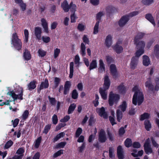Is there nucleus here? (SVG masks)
<instances>
[{
  "instance_id": "1",
  "label": "nucleus",
  "mask_w": 159,
  "mask_h": 159,
  "mask_svg": "<svg viewBox=\"0 0 159 159\" xmlns=\"http://www.w3.org/2000/svg\"><path fill=\"white\" fill-rule=\"evenodd\" d=\"M133 91L134 92L132 98V103L134 105L137 103L138 106L140 105L143 102L144 100V95L142 89H139L138 86H135L132 89Z\"/></svg>"
},
{
  "instance_id": "2",
  "label": "nucleus",
  "mask_w": 159,
  "mask_h": 159,
  "mask_svg": "<svg viewBox=\"0 0 159 159\" xmlns=\"http://www.w3.org/2000/svg\"><path fill=\"white\" fill-rule=\"evenodd\" d=\"M11 44L13 45L14 48L18 51H20L22 48V43L21 40L18 38L16 32L13 33L12 35Z\"/></svg>"
},
{
  "instance_id": "3",
  "label": "nucleus",
  "mask_w": 159,
  "mask_h": 159,
  "mask_svg": "<svg viewBox=\"0 0 159 159\" xmlns=\"http://www.w3.org/2000/svg\"><path fill=\"white\" fill-rule=\"evenodd\" d=\"M18 92H16L18 93V94H16L14 91L12 90L7 93V94L11 96L13 99L14 101L16 100L17 99L22 100L23 99V91L22 87H19L18 89Z\"/></svg>"
},
{
  "instance_id": "4",
  "label": "nucleus",
  "mask_w": 159,
  "mask_h": 159,
  "mask_svg": "<svg viewBox=\"0 0 159 159\" xmlns=\"http://www.w3.org/2000/svg\"><path fill=\"white\" fill-rule=\"evenodd\" d=\"M120 98V96L118 94L113 93L112 92H111L108 98V103L109 106H112L114 103L117 104Z\"/></svg>"
},
{
  "instance_id": "5",
  "label": "nucleus",
  "mask_w": 159,
  "mask_h": 159,
  "mask_svg": "<svg viewBox=\"0 0 159 159\" xmlns=\"http://www.w3.org/2000/svg\"><path fill=\"white\" fill-rule=\"evenodd\" d=\"M107 140L105 130L101 129L98 133V140L101 143H105Z\"/></svg>"
},
{
  "instance_id": "6",
  "label": "nucleus",
  "mask_w": 159,
  "mask_h": 159,
  "mask_svg": "<svg viewBox=\"0 0 159 159\" xmlns=\"http://www.w3.org/2000/svg\"><path fill=\"white\" fill-rule=\"evenodd\" d=\"M110 68V73L113 78L115 79H117L118 77L119 74L116 66L114 64H111Z\"/></svg>"
},
{
  "instance_id": "7",
  "label": "nucleus",
  "mask_w": 159,
  "mask_h": 159,
  "mask_svg": "<svg viewBox=\"0 0 159 159\" xmlns=\"http://www.w3.org/2000/svg\"><path fill=\"white\" fill-rule=\"evenodd\" d=\"M96 111L100 116L103 117L104 119L107 118V113L105 111V110L104 107H102L101 108H97Z\"/></svg>"
},
{
  "instance_id": "8",
  "label": "nucleus",
  "mask_w": 159,
  "mask_h": 159,
  "mask_svg": "<svg viewBox=\"0 0 159 159\" xmlns=\"http://www.w3.org/2000/svg\"><path fill=\"white\" fill-rule=\"evenodd\" d=\"M49 85V84L48 79H45L44 81L41 82L39 88L37 89V92L39 93H40L41 90L43 89H47Z\"/></svg>"
},
{
  "instance_id": "9",
  "label": "nucleus",
  "mask_w": 159,
  "mask_h": 159,
  "mask_svg": "<svg viewBox=\"0 0 159 159\" xmlns=\"http://www.w3.org/2000/svg\"><path fill=\"white\" fill-rule=\"evenodd\" d=\"M129 18L127 15L121 17L118 21V24L120 27H123L127 23L129 20Z\"/></svg>"
},
{
  "instance_id": "10",
  "label": "nucleus",
  "mask_w": 159,
  "mask_h": 159,
  "mask_svg": "<svg viewBox=\"0 0 159 159\" xmlns=\"http://www.w3.org/2000/svg\"><path fill=\"white\" fill-rule=\"evenodd\" d=\"M106 11L107 16H110L111 14L116 12L117 9L112 6L110 5L106 7Z\"/></svg>"
},
{
  "instance_id": "11",
  "label": "nucleus",
  "mask_w": 159,
  "mask_h": 159,
  "mask_svg": "<svg viewBox=\"0 0 159 159\" xmlns=\"http://www.w3.org/2000/svg\"><path fill=\"white\" fill-rule=\"evenodd\" d=\"M117 155L118 159H124L125 155L123 149L121 145H119L117 148Z\"/></svg>"
},
{
  "instance_id": "12",
  "label": "nucleus",
  "mask_w": 159,
  "mask_h": 159,
  "mask_svg": "<svg viewBox=\"0 0 159 159\" xmlns=\"http://www.w3.org/2000/svg\"><path fill=\"white\" fill-rule=\"evenodd\" d=\"M42 30L41 27L37 26L35 27L34 34L36 38L39 40H41Z\"/></svg>"
},
{
  "instance_id": "13",
  "label": "nucleus",
  "mask_w": 159,
  "mask_h": 159,
  "mask_svg": "<svg viewBox=\"0 0 159 159\" xmlns=\"http://www.w3.org/2000/svg\"><path fill=\"white\" fill-rule=\"evenodd\" d=\"M145 85V86L148 88L149 91L154 92V86L152 84L150 78L148 79V80L146 82Z\"/></svg>"
},
{
  "instance_id": "14",
  "label": "nucleus",
  "mask_w": 159,
  "mask_h": 159,
  "mask_svg": "<svg viewBox=\"0 0 159 159\" xmlns=\"http://www.w3.org/2000/svg\"><path fill=\"white\" fill-rule=\"evenodd\" d=\"M111 82L108 75H106L104 77L103 89L108 90L110 86Z\"/></svg>"
},
{
  "instance_id": "15",
  "label": "nucleus",
  "mask_w": 159,
  "mask_h": 159,
  "mask_svg": "<svg viewBox=\"0 0 159 159\" xmlns=\"http://www.w3.org/2000/svg\"><path fill=\"white\" fill-rule=\"evenodd\" d=\"M71 86V84L70 81H66L64 86L63 91L64 95H66L68 94L69 92L70 88Z\"/></svg>"
},
{
  "instance_id": "16",
  "label": "nucleus",
  "mask_w": 159,
  "mask_h": 159,
  "mask_svg": "<svg viewBox=\"0 0 159 159\" xmlns=\"http://www.w3.org/2000/svg\"><path fill=\"white\" fill-rule=\"evenodd\" d=\"M112 48L114 51L118 54L121 53L123 49L122 46L119 45V43L118 42L114 46L112 47Z\"/></svg>"
},
{
  "instance_id": "17",
  "label": "nucleus",
  "mask_w": 159,
  "mask_h": 159,
  "mask_svg": "<svg viewBox=\"0 0 159 159\" xmlns=\"http://www.w3.org/2000/svg\"><path fill=\"white\" fill-rule=\"evenodd\" d=\"M23 57L25 61H28L31 58L30 52L27 48H25L23 53Z\"/></svg>"
},
{
  "instance_id": "18",
  "label": "nucleus",
  "mask_w": 159,
  "mask_h": 159,
  "mask_svg": "<svg viewBox=\"0 0 159 159\" xmlns=\"http://www.w3.org/2000/svg\"><path fill=\"white\" fill-rule=\"evenodd\" d=\"M138 62V59L135 57H133L131 61L130 67L131 69L134 70L136 67Z\"/></svg>"
},
{
  "instance_id": "19",
  "label": "nucleus",
  "mask_w": 159,
  "mask_h": 159,
  "mask_svg": "<svg viewBox=\"0 0 159 159\" xmlns=\"http://www.w3.org/2000/svg\"><path fill=\"white\" fill-rule=\"evenodd\" d=\"M70 5H69L66 0H64L61 3V7L65 12H68L70 9Z\"/></svg>"
},
{
  "instance_id": "20",
  "label": "nucleus",
  "mask_w": 159,
  "mask_h": 159,
  "mask_svg": "<svg viewBox=\"0 0 159 159\" xmlns=\"http://www.w3.org/2000/svg\"><path fill=\"white\" fill-rule=\"evenodd\" d=\"M41 21L42 25L44 29V32L47 34L48 33V24L46 20L44 18H42Z\"/></svg>"
},
{
  "instance_id": "21",
  "label": "nucleus",
  "mask_w": 159,
  "mask_h": 159,
  "mask_svg": "<svg viewBox=\"0 0 159 159\" xmlns=\"http://www.w3.org/2000/svg\"><path fill=\"white\" fill-rule=\"evenodd\" d=\"M144 151L148 155L152 153L153 152V150L150 145L148 144H146L143 145Z\"/></svg>"
},
{
  "instance_id": "22",
  "label": "nucleus",
  "mask_w": 159,
  "mask_h": 159,
  "mask_svg": "<svg viewBox=\"0 0 159 159\" xmlns=\"http://www.w3.org/2000/svg\"><path fill=\"white\" fill-rule=\"evenodd\" d=\"M117 89L119 91V93L120 94H125L126 92V88L125 86L124 83H121L117 87Z\"/></svg>"
},
{
  "instance_id": "23",
  "label": "nucleus",
  "mask_w": 159,
  "mask_h": 159,
  "mask_svg": "<svg viewBox=\"0 0 159 159\" xmlns=\"http://www.w3.org/2000/svg\"><path fill=\"white\" fill-rule=\"evenodd\" d=\"M145 18L150 22L154 26L155 25V19L152 16V15L150 13H148L146 14L145 16Z\"/></svg>"
},
{
  "instance_id": "24",
  "label": "nucleus",
  "mask_w": 159,
  "mask_h": 159,
  "mask_svg": "<svg viewBox=\"0 0 159 159\" xmlns=\"http://www.w3.org/2000/svg\"><path fill=\"white\" fill-rule=\"evenodd\" d=\"M112 37L110 34L108 35L105 39V45L108 48L110 47L112 43Z\"/></svg>"
},
{
  "instance_id": "25",
  "label": "nucleus",
  "mask_w": 159,
  "mask_h": 159,
  "mask_svg": "<svg viewBox=\"0 0 159 159\" xmlns=\"http://www.w3.org/2000/svg\"><path fill=\"white\" fill-rule=\"evenodd\" d=\"M37 81L35 80H33L31 81L27 85L28 89L31 90L35 89L36 87Z\"/></svg>"
},
{
  "instance_id": "26",
  "label": "nucleus",
  "mask_w": 159,
  "mask_h": 159,
  "mask_svg": "<svg viewBox=\"0 0 159 159\" xmlns=\"http://www.w3.org/2000/svg\"><path fill=\"white\" fill-rule=\"evenodd\" d=\"M145 34V33L141 32L138 33L134 39V42L136 43L138 42L139 40L142 39L143 38Z\"/></svg>"
},
{
  "instance_id": "27",
  "label": "nucleus",
  "mask_w": 159,
  "mask_h": 159,
  "mask_svg": "<svg viewBox=\"0 0 159 159\" xmlns=\"http://www.w3.org/2000/svg\"><path fill=\"white\" fill-rule=\"evenodd\" d=\"M107 90H106L105 89L100 88L99 89V92L102 98L104 100H106L107 98V94L106 92V91Z\"/></svg>"
},
{
  "instance_id": "28",
  "label": "nucleus",
  "mask_w": 159,
  "mask_h": 159,
  "mask_svg": "<svg viewBox=\"0 0 159 159\" xmlns=\"http://www.w3.org/2000/svg\"><path fill=\"white\" fill-rule=\"evenodd\" d=\"M143 64L145 66H148L150 64V61L149 57L147 55H144L143 57Z\"/></svg>"
},
{
  "instance_id": "29",
  "label": "nucleus",
  "mask_w": 159,
  "mask_h": 159,
  "mask_svg": "<svg viewBox=\"0 0 159 159\" xmlns=\"http://www.w3.org/2000/svg\"><path fill=\"white\" fill-rule=\"evenodd\" d=\"M145 128L147 131H149L152 128L151 124L149 120H146L144 122Z\"/></svg>"
},
{
  "instance_id": "30",
  "label": "nucleus",
  "mask_w": 159,
  "mask_h": 159,
  "mask_svg": "<svg viewBox=\"0 0 159 159\" xmlns=\"http://www.w3.org/2000/svg\"><path fill=\"white\" fill-rule=\"evenodd\" d=\"M134 43L136 45L137 49H144L145 46V43L143 41H139L136 43Z\"/></svg>"
},
{
  "instance_id": "31",
  "label": "nucleus",
  "mask_w": 159,
  "mask_h": 159,
  "mask_svg": "<svg viewBox=\"0 0 159 159\" xmlns=\"http://www.w3.org/2000/svg\"><path fill=\"white\" fill-rule=\"evenodd\" d=\"M120 109H118L116 110V117L117 120L118 122H120L121 120L122 119L123 117V113Z\"/></svg>"
},
{
  "instance_id": "32",
  "label": "nucleus",
  "mask_w": 159,
  "mask_h": 159,
  "mask_svg": "<svg viewBox=\"0 0 159 159\" xmlns=\"http://www.w3.org/2000/svg\"><path fill=\"white\" fill-rule=\"evenodd\" d=\"M127 106L126 102L123 101L122 102V104L119 106V108L120 109L121 111L124 112L125 111Z\"/></svg>"
},
{
  "instance_id": "33",
  "label": "nucleus",
  "mask_w": 159,
  "mask_h": 159,
  "mask_svg": "<svg viewBox=\"0 0 159 159\" xmlns=\"http://www.w3.org/2000/svg\"><path fill=\"white\" fill-rule=\"evenodd\" d=\"M150 115L149 113L145 112L140 115L139 120L140 121H143L145 119H148L150 117Z\"/></svg>"
},
{
  "instance_id": "34",
  "label": "nucleus",
  "mask_w": 159,
  "mask_h": 159,
  "mask_svg": "<svg viewBox=\"0 0 159 159\" xmlns=\"http://www.w3.org/2000/svg\"><path fill=\"white\" fill-rule=\"evenodd\" d=\"M65 134L64 132H61L59 134H57L56 136L53 139V143H55L58 140L60 139L63 137L65 135Z\"/></svg>"
},
{
  "instance_id": "35",
  "label": "nucleus",
  "mask_w": 159,
  "mask_h": 159,
  "mask_svg": "<svg viewBox=\"0 0 159 159\" xmlns=\"http://www.w3.org/2000/svg\"><path fill=\"white\" fill-rule=\"evenodd\" d=\"M154 53L157 59L159 58V45L158 44L155 45L154 48Z\"/></svg>"
},
{
  "instance_id": "36",
  "label": "nucleus",
  "mask_w": 159,
  "mask_h": 159,
  "mask_svg": "<svg viewBox=\"0 0 159 159\" xmlns=\"http://www.w3.org/2000/svg\"><path fill=\"white\" fill-rule=\"evenodd\" d=\"M80 48V53L82 57H84L86 54L85 52L86 47L85 45L83 43H81V44Z\"/></svg>"
},
{
  "instance_id": "37",
  "label": "nucleus",
  "mask_w": 159,
  "mask_h": 159,
  "mask_svg": "<svg viewBox=\"0 0 159 159\" xmlns=\"http://www.w3.org/2000/svg\"><path fill=\"white\" fill-rule=\"evenodd\" d=\"M109 157L111 159H114L115 157L114 149L112 147L109 148Z\"/></svg>"
},
{
  "instance_id": "38",
  "label": "nucleus",
  "mask_w": 159,
  "mask_h": 159,
  "mask_svg": "<svg viewBox=\"0 0 159 159\" xmlns=\"http://www.w3.org/2000/svg\"><path fill=\"white\" fill-rule=\"evenodd\" d=\"M74 63L73 62H71L70 64V75L69 77L71 79L72 78L74 72Z\"/></svg>"
},
{
  "instance_id": "39",
  "label": "nucleus",
  "mask_w": 159,
  "mask_h": 159,
  "mask_svg": "<svg viewBox=\"0 0 159 159\" xmlns=\"http://www.w3.org/2000/svg\"><path fill=\"white\" fill-rule=\"evenodd\" d=\"M76 107V105L73 103L71 104L69 106L68 110L67 113L68 114L72 113L75 110Z\"/></svg>"
},
{
  "instance_id": "40",
  "label": "nucleus",
  "mask_w": 159,
  "mask_h": 159,
  "mask_svg": "<svg viewBox=\"0 0 159 159\" xmlns=\"http://www.w3.org/2000/svg\"><path fill=\"white\" fill-rule=\"evenodd\" d=\"M61 81V79L58 77H55L54 79V85L53 87V88L56 89L59 86Z\"/></svg>"
},
{
  "instance_id": "41",
  "label": "nucleus",
  "mask_w": 159,
  "mask_h": 159,
  "mask_svg": "<svg viewBox=\"0 0 159 159\" xmlns=\"http://www.w3.org/2000/svg\"><path fill=\"white\" fill-rule=\"evenodd\" d=\"M42 139V137L39 136L36 139L34 142V147L35 148H37L39 147L40 144L41 142Z\"/></svg>"
},
{
  "instance_id": "42",
  "label": "nucleus",
  "mask_w": 159,
  "mask_h": 159,
  "mask_svg": "<svg viewBox=\"0 0 159 159\" xmlns=\"http://www.w3.org/2000/svg\"><path fill=\"white\" fill-rule=\"evenodd\" d=\"M97 67V63L96 60H93L90 64L89 67V69L90 70H91L96 68Z\"/></svg>"
},
{
  "instance_id": "43",
  "label": "nucleus",
  "mask_w": 159,
  "mask_h": 159,
  "mask_svg": "<svg viewBox=\"0 0 159 159\" xmlns=\"http://www.w3.org/2000/svg\"><path fill=\"white\" fill-rule=\"evenodd\" d=\"M125 145L127 148H129L132 146V141L131 139L127 138L124 142Z\"/></svg>"
},
{
  "instance_id": "44",
  "label": "nucleus",
  "mask_w": 159,
  "mask_h": 159,
  "mask_svg": "<svg viewBox=\"0 0 159 159\" xmlns=\"http://www.w3.org/2000/svg\"><path fill=\"white\" fill-rule=\"evenodd\" d=\"M70 11L73 13H75L76 9V6L75 4H73L72 2H71L70 4Z\"/></svg>"
},
{
  "instance_id": "45",
  "label": "nucleus",
  "mask_w": 159,
  "mask_h": 159,
  "mask_svg": "<svg viewBox=\"0 0 159 159\" xmlns=\"http://www.w3.org/2000/svg\"><path fill=\"white\" fill-rule=\"evenodd\" d=\"M107 134L109 141L111 142L114 141V135L112 133L108 130L107 131Z\"/></svg>"
},
{
  "instance_id": "46",
  "label": "nucleus",
  "mask_w": 159,
  "mask_h": 159,
  "mask_svg": "<svg viewBox=\"0 0 159 159\" xmlns=\"http://www.w3.org/2000/svg\"><path fill=\"white\" fill-rule=\"evenodd\" d=\"M99 70H101L102 72L104 71L105 70V67L102 60V59H100L99 61Z\"/></svg>"
},
{
  "instance_id": "47",
  "label": "nucleus",
  "mask_w": 159,
  "mask_h": 159,
  "mask_svg": "<svg viewBox=\"0 0 159 159\" xmlns=\"http://www.w3.org/2000/svg\"><path fill=\"white\" fill-rule=\"evenodd\" d=\"M100 22L98 21H97L93 28V33L94 34H97L98 32V27Z\"/></svg>"
},
{
  "instance_id": "48",
  "label": "nucleus",
  "mask_w": 159,
  "mask_h": 159,
  "mask_svg": "<svg viewBox=\"0 0 159 159\" xmlns=\"http://www.w3.org/2000/svg\"><path fill=\"white\" fill-rule=\"evenodd\" d=\"M63 150L61 149L54 153L53 155V158H55L60 156L62 154H63Z\"/></svg>"
},
{
  "instance_id": "49",
  "label": "nucleus",
  "mask_w": 159,
  "mask_h": 159,
  "mask_svg": "<svg viewBox=\"0 0 159 159\" xmlns=\"http://www.w3.org/2000/svg\"><path fill=\"white\" fill-rule=\"evenodd\" d=\"M51 124H49L46 125L44 128V130L43 132V133L47 134L49 131L51 129Z\"/></svg>"
},
{
  "instance_id": "50",
  "label": "nucleus",
  "mask_w": 159,
  "mask_h": 159,
  "mask_svg": "<svg viewBox=\"0 0 159 159\" xmlns=\"http://www.w3.org/2000/svg\"><path fill=\"white\" fill-rule=\"evenodd\" d=\"M29 115V112L28 110H25L23 113L22 116V119L24 120H26V119L28 118Z\"/></svg>"
},
{
  "instance_id": "51",
  "label": "nucleus",
  "mask_w": 159,
  "mask_h": 159,
  "mask_svg": "<svg viewBox=\"0 0 159 159\" xmlns=\"http://www.w3.org/2000/svg\"><path fill=\"white\" fill-rule=\"evenodd\" d=\"M24 34L25 35L24 41L27 43L28 41L29 33L27 29H25L24 30Z\"/></svg>"
},
{
  "instance_id": "52",
  "label": "nucleus",
  "mask_w": 159,
  "mask_h": 159,
  "mask_svg": "<svg viewBox=\"0 0 159 159\" xmlns=\"http://www.w3.org/2000/svg\"><path fill=\"white\" fill-rule=\"evenodd\" d=\"M48 98L50 104L52 106H55L57 102L55 98L51 97L50 96H48Z\"/></svg>"
},
{
  "instance_id": "53",
  "label": "nucleus",
  "mask_w": 159,
  "mask_h": 159,
  "mask_svg": "<svg viewBox=\"0 0 159 159\" xmlns=\"http://www.w3.org/2000/svg\"><path fill=\"white\" fill-rule=\"evenodd\" d=\"M143 153V151L142 150L139 151L137 154L132 152L131 153V155L134 157H137L138 156H142Z\"/></svg>"
},
{
  "instance_id": "54",
  "label": "nucleus",
  "mask_w": 159,
  "mask_h": 159,
  "mask_svg": "<svg viewBox=\"0 0 159 159\" xmlns=\"http://www.w3.org/2000/svg\"><path fill=\"white\" fill-rule=\"evenodd\" d=\"M13 144V141L11 140L8 141L5 144L4 148L7 149L10 148Z\"/></svg>"
},
{
  "instance_id": "55",
  "label": "nucleus",
  "mask_w": 159,
  "mask_h": 159,
  "mask_svg": "<svg viewBox=\"0 0 159 159\" xmlns=\"http://www.w3.org/2000/svg\"><path fill=\"white\" fill-rule=\"evenodd\" d=\"M78 94L77 91L76 90L74 89L73 90L71 94L72 98L74 99H75L78 98Z\"/></svg>"
},
{
  "instance_id": "56",
  "label": "nucleus",
  "mask_w": 159,
  "mask_h": 159,
  "mask_svg": "<svg viewBox=\"0 0 159 159\" xmlns=\"http://www.w3.org/2000/svg\"><path fill=\"white\" fill-rule=\"evenodd\" d=\"M85 26L82 23H79L77 29L80 31H83L85 29Z\"/></svg>"
},
{
  "instance_id": "57",
  "label": "nucleus",
  "mask_w": 159,
  "mask_h": 159,
  "mask_svg": "<svg viewBox=\"0 0 159 159\" xmlns=\"http://www.w3.org/2000/svg\"><path fill=\"white\" fill-rule=\"evenodd\" d=\"M144 52V49H139L136 51L135 53V56L137 57H139L141 55L143 54Z\"/></svg>"
},
{
  "instance_id": "58",
  "label": "nucleus",
  "mask_w": 159,
  "mask_h": 159,
  "mask_svg": "<svg viewBox=\"0 0 159 159\" xmlns=\"http://www.w3.org/2000/svg\"><path fill=\"white\" fill-rule=\"evenodd\" d=\"M82 132V129L80 127H79L76 130L75 134L76 137L78 138L81 134Z\"/></svg>"
},
{
  "instance_id": "59",
  "label": "nucleus",
  "mask_w": 159,
  "mask_h": 159,
  "mask_svg": "<svg viewBox=\"0 0 159 159\" xmlns=\"http://www.w3.org/2000/svg\"><path fill=\"white\" fill-rule=\"evenodd\" d=\"M60 52L61 51L60 49L56 48L54 49V58L56 59L58 57Z\"/></svg>"
},
{
  "instance_id": "60",
  "label": "nucleus",
  "mask_w": 159,
  "mask_h": 159,
  "mask_svg": "<svg viewBox=\"0 0 159 159\" xmlns=\"http://www.w3.org/2000/svg\"><path fill=\"white\" fill-rule=\"evenodd\" d=\"M66 144V143L65 142H61L56 145V148H63L65 147Z\"/></svg>"
},
{
  "instance_id": "61",
  "label": "nucleus",
  "mask_w": 159,
  "mask_h": 159,
  "mask_svg": "<svg viewBox=\"0 0 159 159\" xmlns=\"http://www.w3.org/2000/svg\"><path fill=\"white\" fill-rule=\"evenodd\" d=\"M152 143L153 146L156 148L159 147V145L156 142L153 137H152L151 138Z\"/></svg>"
},
{
  "instance_id": "62",
  "label": "nucleus",
  "mask_w": 159,
  "mask_h": 159,
  "mask_svg": "<svg viewBox=\"0 0 159 159\" xmlns=\"http://www.w3.org/2000/svg\"><path fill=\"white\" fill-rule=\"evenodd\" d=\"M103 15V14L102 12L100 11L97 14L96 17L97 21H98V22H100L101 19V18Z\"/></svg>"
},
{
  "instance_id": "63",
  "label": "nucleus",
  "mask_w": 159,
  "mask_h": 159,
  "mask_svg": "<svg viewBox=\"0 0 159 159\" xmlns=\"http://www.w3.org/2000/svg\"><path fill=\"white\" fill-rule=\"evenodd\" d=\"M52 123L53 124L56 125L58 121V119L57 116L56 114H54L52 117Z\"/></svg>"
},
{
  "instance_id": "64",
  "label": "nucleus",
  "mask_w": 159,
  "mask_h": 159,
  "mask_svg": "<svg viewBox=\"0 0 159 159\" xmlns=\"http://www.w3.org/2000/svg\"><path fill=\"white\" fill-rule=\"evenodd\" d=\"M38 53L39 55L41 57H43L45 56L46 54V52L41 49H39L38 51Z\"/></svg>"
}]
</instances>
